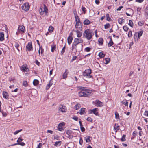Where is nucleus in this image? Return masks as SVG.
I'll list each match as a JSON object with an SVG mask.
<instances>
[{"instance_id": "obj_1", "label": "nucleus", "mask_w": 148, "mask_h": 148, "mask_svg": "<svg viewBox=\"0 0 148 148\" xmlns=\"http://www.w3.org/2000/svg\"><path fill=\"white\" fill-rule=\"evenodd\" d=\"M77 88L81 90L78 93V95L79 97H87L90 96L92 93V90L88 89L87 87L79 86Z\"/></svg>"}, {"instance_id": "obj_2", "label": "nucleus", "mask_w": 148, "mask_h": 148, "mask_svg": "<svg viewBox=\"0 0 148 148\" xmlns=\"http://www.w3.org/2000/svg\"><path fill=\"white\" fill-rule=\"evenodd\" d=\"M93 33H92L91 31L89 29H87L85 30L83 33L84 37L88 40H90L92 38Z\"/></svg>"}, {"instance_id": "obj_3", "label": "nucleus", "mask_w": 148, "mask_h": 148, "mask_svg": "<svg viewBox=\"0 0 148 148\" xmlns=\"http://www.w3.org/2000/svg\"><path fill=\"white\" fill-rule=\"evenodd\" d=\"M82 47V45H78L73 42L72 45V50L77 52L78 50L79 51H81Z\"/></svg>"}, {"instance_id": "obj_4", "label": "nucleus", "mask_w": 148, "mask_h": 148, "mask_svg": "<svg viewBox=\"0 0 148 148\" xmlns=\"http://www.w3.org/2000/svg\"><path fill=\"white\" fill-rule=\"evenodd\" d=\"M91 73V70L90 69H86L85 70L83 73V75L84 77H86L88 78H90L92 76L90 75Z\"/></svg>"}, {"instance_id": "obj_5", "label": "nucleus", "mask_w": 148, "mask_h": 148, "mask_svg": "<svg viewBox=\"0 0 148 148\" xmlns=\"http://www.w3.org/2000/svg\"><path fill=\"white\" fill-rule=\"evenodd\" d=\"M66 108L65 106L63 105H60L59 108L58 110L59 112H66Z\"/></svg>"}, {"instance_id": "obj_6", "label": "nucleus", "mask_w": 148, "mask_h": 148, "mask_svg": "<svg viewBox=\"0 0 148 148\" xmlns=\"http://www.w3.org/2000/svg\"><path fill=\"white\" fill-rule=\"evenodd\" d=\"M21 8L24 10L27 11H28L29 8V5L28 3H24L22 5Z\"/></svg>"}, {"instance_id": "obj_7", "label": "nucleus", "mask_w": 148, "mask_h": 148, "mask_svg": "<svg viewBox=\"0 0 148 148\" xmlns=\"http://www.w3.org/2000/svg\"><path fill=\"white\" fill-rule=\"evenodd\" d=\"M93 103L97 107H101L103 106V103L98 100H96L94 102H93Z\"/></svg>"}, {"instance_id": "obj_8", "label": "nucleus", "mask_w": 148, "mask_h": 148, "mask_svg": "<svg viewBox=\"0 0 148 148\" xmlns=\"http://www.w3.org/2000/svg\"><path fill=\"white\" fill-rule=\"evenodd\" d=\"M26 48L28 51H30L33 50V47L32 43L31 42L28 43L26 46Z\"/></svg>"}, {"instance_id": "obj_9", "label": "nucleus", "mask_w": 148, "mask_h": 148, "mask_svg": "<svg viewBox=\"0 0 148 148\" xmlns=\"http://www.w3.org/2000/svg\"><path fill=\"white\" fill-rule=\"evenodd\" d=\"M83 42V39L81 38H75L74 41V42L78 45H82V44Z\"/></svg>"}, {"instance_id": "obj_10", "label": "nucleus", "mask_w": 148, "mask_h": 148, "mask_svg": "<svg viewBox=\"0 0 148 148\" xmlns=\"http://www.w3.org/2000/svg\"><path fill=\"white\" fill-rule=\"evenodd\" d=\"M98 110V109L97 108H95L93 109L90 110V112H89V113L92 114L93 113L96 116H98L99 114L98 112H97V110Z\"/></svg>"}, {"instance_id": "obj_11", "label": "nucleus", "mask_w": 148, "mask_h": 148, "mask_svg": "<svg viewBox=\"0 0 148 148\" xmlns=\"http://www.w3.org/2000/svg\"><path fill=\"white\" fill-rule=\"evenodd\" d=\"M20 68L21 70L23 72H27V70H29L28 69V68L27 67V65L26 64L22 65L20 67Z\"/></svg>"}, {"instance_id": "obj_12", "label": "nucleus", "mask_w": 148, "mask_h": 148, "mask_svg": "<svg viewBox=\"0 0 148 148\" xmlns=\"http://www.w3.org/2000/svg\"><path fill=\"white\" fill-rule=\"evenodd\" d=\"M25 27L23 25H20L18 27V30L19 33H24L25 32Z\"/></svg>"}, {"instance_id": "obj_13", "label": "nucleus", "mask_w": 148, "mask_h": 148, "mask_svg": "<svg viewBox=\"0 0 148 148\" xmlns=\"http://www.w3.org/2000/svg\"><path fill=\"white\" fill-rule=\"evenodd\" d=\"M71 33H70L68 37L67 38V42L69 45H70L72 43L73 39V37L71 35Z\"/></svg>"}, {"instance_id": "obj_14", "label": "nucleus", "mask_w": 148, "mask_h": 148, "mask_svg": "<svg viewBox=\"0 0 148 148\" xmlns=\"http://www.w3.org/2000/svg\"><path fill=\"white\" fill-rule=\"evenodd\" d=\"M64 123L63 122L59 123L58 127V130L60 131H62L63 130L62 126H64Z\"/></svg>"}, {"instance_id": "obj_15", "label": "nucleus", "mask_w": 148, "mask_h": 148, "mask_svg": "<svg viewBox=\"0 0 148 148\" xmlns=\"http://www.w3.org/2000/svg\"><path fill=\"white\" fill-rule=\"evenodd\" d=\"M69 73V72L68 71V70L66 69L65 72L63 73L62 75L63 78L65 79L67 77V75Z\"/></svg>"}, {"instance_id": "obj_16", "label": "nucleus", "mask_w": 148, "mask_h": 148, "mask_svg": "<svg viewBox=\"0 0 148 148\" xmlns=\"http://www.w3.org/2000/svg\"><path fill=\"white\" fill-rule=\"evenodd\" d=\"M4 39V35L3 32L0 33V41H2Z\"/></svg>"}, {"instance_id": "obj_17", "label": "nucleus", "mask_w": 148, "mask_h": 148, "mask_svg": "<svg viewBox=\"0 0 148 148\" xmlns=\"http://www.w3.org/2000/svg\"><path fill=\"white\" fill-rule=\"evenodd\" d=\"M3 96L4 98L8 99H9V96L6 92L4 91L3 92Z\"/></svg>"}, {"instance_id": "obj_18", "label": "nucleus", "mask_w": 148, "mask_h": 148, "mask_svg": "<svg viewBox=\"0 0 148 148\" xmlns=\"http://www.w3.org/2000/svg\"><path fill=\"white\" fill-rule=\"evenodd\" d=\"M75 31L76 32L77 36L78 38L81 37L82 36V32L79 31L77 30Z\"/></svg>"}, {"instance_id": "obj_19", "label": "nucleus", "mask_w": 148, "mask_h": 148, "mask_svg": "<svg viewBox=\"0 0 148 148\" xmlns=\"http://www.w3.org/2000/svg\"><path fill=\"white\" fill-rule=\"evenodd\" d=\"M86 108H82L80 110V114L82 115L86 113Z\"/></svg>"}, {"instance_id": "obj_20", "label": "nucleus", "mask_w": 148, "mask_h": 148, "mask_svg": "<svg viewBox=\"0 0 148 148\" xmlns=\"http://www.w3.org/2000/svg\"><path fill=\"white\" fill-rule=\"evenodd\" d=\"M56 48V45L55 44H53L51 45V51L53 52Z\"/></svg>"}, {"instance_id": "obj_21", "label": "nucleus", "mask_w": 148, "mask_h": 148, "mask_svg": "<svg viewBox=\"0 0 148 148\" xmlns=\"http://www.w3.org/2000/svg\"><path fill=\"white\" fill-rule=\"evenodd\" d=\"M90 21L87 19L85 20L83 22V24L84 25H88L90 24Z\"/></svg>"}, {"instance_id": "obj_22", "label": "nucleus", "mask_w": 148, "mask_h": 148, "mask_svg": "<svg viewBox=\"0 0 148 148\" xmlns=\"http://www.w3.org/2000/svg\"><path fill=\"white\" fill-rule=\"evenodd\" d=\"M98 41L99 42V44L100 45H102L103 42V40L102 38H100L98 39Z\"/></svg>"}, {"instance_id": "obj_23", "label": "nucleus", "mask_w": 148, "mask_h": 148, "mask_svg": "<svg viewBox=\"0 0 148 148\" xmlns=\"http://www.w3.org/2000/svg\"><path fill=\"white\" fill-rule=\"evenodd\" d=\"M143 30L141 29L138 33H137V35H138V37L139 38H140V37L142 36L143 34Z\"/></svg>"}, {"instance_id": "obj_24", "label": "nucleus", "mask_w": 148, "mask_h": 148, "mask_svg": "<svg viewBox=\"0 0 148 148\" xmlns=\"http://www.w3.org/2000/svg\"><path fill=\"white\" fill-rule=\"evenodd\" d=\"M110 61V59L109 58H106L105 59L104 61L105 62H104V63L105 64H107L108 63H109Z\"/></svg>"}, {"instance_id": "obj_25", "label": "nucleus", "mask_w": 148, "mask_h": 148, "mask_svg": "<svg viewBox=\"0 0 148 148\" xmlns=\"http://www.w3.org/2000/svg\"><path fill=\"white\" fill-rule=\"evenodd\" d=\"M90 138H91L89 136H87L86 138L85 137V139L86 142L87 143L90 142L91 140L90 139Z\"/></svg>"}, {"instance_id": "obj_26", "label": "nucleus", "mask_w": 148, "mask_h": 148, "mask_svg": "<svg viewBox=\"0 0 148 148\" xmlns=\"http://www.w3.org/2000/svg\"><path fill=\"white\" fill-rule=\"evenodd\" d=\"M33 84L34 86H36L39 84V81L37 79H34L33 81Z\"/></svg>"}, {"instance_id": "obj_27", "label": "nucleus", "mask_w": 148, "mask_h": 148, "mask_svg": "<svg viewBox=\"0 0 148 148\" xmlns=\"http://www.w3.org/2000/svg\"><path fill=\"white\" fill-rule=\"evenodd\" d=\"M113 44V42L111 38V37L110 40L109 41V43L108 44V47L111 46Z\"/></svg>"}, {"instance_id": "obj_28", "label": "nucleus", "mask_w": 148, "mask_h": 148, "mask_svg": "<svg viewBox=\"0 0 148 148\" xmlns=\"http://www.w3.org/2000/svg\"><path fill=\"white\" fill-rule=\"evenodd\" d=\"M51 80H50V81L49 83L46 86V90L48 89L50 87V86L53 84L52 83H51Z\"/></svg>"}, {"instance_id": "obj_29", "label": "nucleus", "mask_w": 148, "mask_h": 148, "mask_svg": "<svg viewBox=\"0 0 148 148\" xmlns=\"http://www.w3.org/2000/svg\"><path fill=\"white\" fill-rule=\"evenodd\" d=\"M61 141H56L54 145L55 146L57 147L58 146H60L61 145Z\"/></svg>"}, {"instance_id": "obj_30", "label": "nucleus", "mask_w": 148, "mask_h": 148, "mask_svg": "<svg viewBox=\"0 0 148 148\" xmlns=\"http://www.w3.org/2000/svg\"><path fill=\"white\" fill-rule=\"evenodd\" d=\"M81 107L80 104L79 103L77 104L75 106V108L76 110H78Z\"/></svg>"}, {"instance_id": "obj_31", "label": "nucleus", "mask_w": 148, "mask_h": 148, "mask_svg": "<svg viewBox=\"0 0 148 148\" xmlns=\"http://www.w3.org/2000/svg\"><path fill=\"white\" fill-rule=\"evenodd\" d=\"M54 29V28L52 26H50L48 28L49 31L51 33L52 32Z\"/></svg>"}, {"instance_id": "obj_32", "label": "nucleus", "mask_w": 148, "mask_h": 148, "mask_svg": "<svg viewBox=\"0 0 148 148\" xmlns=\"http://www.w3.org/2000/svg\"><path fill=\"white\" fill-rule=\"evenodd\" d=\"M23 140V138L22 136H20L18 138L17 141V142L18 143H20L22 142Z\"/></svg>"}, {"instance_id": "obj_33", "label": "nucleus", "mask_w": 148, "mask_h": 148, "mask_svg": "<svg viewBox=\"0 0 148 148\" xmlns=\"http://www.w3.org/2000/svg\"><path fill=\"white\" fill-rule=\"evenodd\" d=\"M122 104L125 105L126 106H128V102L125 101L123 100L121 101Z\"/></svg>"}, {"instance_id": "obj_34", "label": "nucleus", "mask_w": 148, "mask_h": 148, "mask_svg": "<svg viewBox=\"0 0 148 148\" xmlns=\"http://www.w3.org/2000/svg\"><path fill=\"white\" fill-rule=\"evenodd\" d=\"M73 133V132L71 130H68L66 131V134L68 135H70Z\"/></svg>"}, {"instance_id": "obj_35", "label": "nucleus", "mask_w": 148, "mask_h": 148, "mask_svg": "<svg viewBox=\"0 0 148 148\" xmlns=\"http://www.w3.org/2000/svg\"><path fill=\"white\" fill-rule=\"evenodd\" d=\"M128 25L132 27H133V23L132 21L131 20H129Z\"/></svg>"}, {"instance_id": "obj_36", "label": "nucleus", "mask_w": 148, "mask_h": 148, "mask_svg": "<svg viewBox=\"0 0 148 148\" xmlns=\"http://www.w3.org/2000/svg\"><path fill=\"white\" fill-rule=\"evenodd\" d=\"M126 135H123L122 136V138L121 139V140L122 142L126 140Z\"/></svg>"}, {"instance_id": "obj_37", "label": "nucleus", "mask_w": 148, "mask_h": 148, "mask_svg": "<svg viewBox=\"0 0 148 148\" xmlns=\"http://www.w3.org/2000/svg\"><path fill=\"white\" fill-rule=\"evenodd\" d=\"M124 20V19L122 18H120V19L118 20V23L119 24L121 25L122 23L123 22Z\"/></svg>"}, {"instance_id": "obj_38", "label": "nucleus", "mask_w": 148, "mask_h": 148, "mask_svg": "<svg viewBox=\"0 0 148 148\" xmlns=\"http://www.w3.org/2000/svg\"><path fill=\"white\" fill-rule=\"evenodd\" d=\"M99 56L100 57L103 58L105 56V54L102 52H100L99 53Z\"/></svg>"}, {"instance_id": "obj_39", "label": "nucleus", "mask_w": 148, "mask_h": 148, "mask_svg": "<svg viewBox=\"0 0 148 148\" xmlns=\"http://www.w3.org/2000/svg\"><path fill=\"white\" fill-rule=\"evenodd\" d=\"M91 49V48H90L89 47H87L86 48L84 49V51L85 52H89Z\"/></svg>"}, {"instance_id": "obj_40", "label": "nucleus", "mask_w": 148, "mask_h": 148, "mask_svg": "<svg viewBox=\"0 0 148 148\" xmlns=\"http://www.w3.org/2000/svg\"><path fill=\"white\" fill-rule=\"evenodd\" d=\"M15 47L17 49V50L19 52L20 51V50L18 49V48L19 47V45L18 43L15 42Z\"/></svg>"}, {"instance_id": "obj_41", "label": "nucleus", "mask_w": 148, "mask_h": 148, "mask_svg": "<svg viewBox=\"0 0 148 148\" xmlns=\"http://www.w3.org/2000/svg\"><path fill=\"white\" fill-rule=\"evenodd\" d=\"M81 9L83 12V13H84V14H85L86 11V8L85 7L82 6L81 7Z\"/></svg>"}, {"instance_id": "obj_42", "label": "nucleus", "mask_w": 148, "mask_h": 148, "mask_svg": "<svg viewBox=\"0 0 148 148\" xmlns=\"http://www.w3.org/2000/svg\"><path fill=\"white\" fill-rule=\"evenodd\" d=\"M106 20L108 21H110L111 20V18L109 16V14H107L106 15Z\"/></svg>"}, {"instance_id": "obj_43", "label": "nucleus", "mask_w": 148, "mask_h": 148, "mask_svg": "<svg viewBox=\"0 0 148 148\" xmlns=\"http://www.w3.org/2000/svg\"><path fill=\"white\" fill-rule=\"evenodd\" d=\"M65 45L62 48L61 51V53L62 55H63L64 53L65 52Z\"/></svg>"}, {"instance_id": "obj_44", "label": "nucleus", "mask_w": 148, "mask_h": 148, "mask_svg": "<svg viewBox=\"0 0 148 148\" xmlns=\"http://www.w3.org/2000/svg\"><path fill=\"white\" fill-rule=\"evenodd\" d=\"M110 25L108 23H106L104 25V27L106 29H108L110 27Z\"/></svg>"}, {"instance_id": "obj_45", "label": "nucleus", "mask_w": 148, "mask_h": 148, "mask_svg": "<svg viewBox=\"0 0 148 148\" xmlns=\"http://www.w3.org/2000/svg\"><path fill=\"white\" fill-rule=\"evenodd\" d=\"M23 84L25 87H27L28 86L27 82L26 81H24L23 82Z\"/></svg>"}, {"instance_id": "obj_46", "label": "nucleus", "mask_w": 148, "mask_h": 148, "mask_svg": "<svg viewBox=\"0 0 148 148\" xmlns=\"http://www.w3.org/2000/svg\"><path fill=\"white\" fill-rule=\"evenodd\" d=\"M145 14L148 16V6H147L145 9Z\"/></svg>"}, {"instance_id": "obj_47", "label": "nucleus", "mask_w": 148, "mask_h": 148, "mask_svg": "<svg viewBox=\"0 0 148 148\" xmlns=\"http://www.w3.org/2000/svg\"><path fill=\"white\" fill-rule=\"evenodd\" d=\"M115 118L116 119H119V116L118 113H117V112H115Z\"/></svg>"}, {"instance_id": "obj_48", "label": "nucleus", "mask_w": 148, "mask_h": 148, "mask_svg": "<svg viewBox=\"0 0 148 148\" xmlns=\"http://www.w3.org/2000/svg\"><path fill=\"white\" fill-rule=\"evenodd\" d=\"M44 12H45L46 13H47L48 9L45 5H44Z\"/></svg>"}, {"instance_id": "obj_49", "label": "nucleus", "mask_w": 148, "mask_h": 148, "mask_svg": "<svg viewBox=\"0 0 148 148\" xmlns=\"http://www.w3.org/2000/svg\"><path fill=\"white\" fill-rule=\"evenodd\" d=\"M123 29L125 32L127 31L129 29V28L126 26H125L123 27Z\"/></svg>"}, {"instance_id": "obj_50", "label": "nucleus", "mask_w": 148, "mask_h": 148, "mask_svg": "<svg viewBox=\"0 0 148 148\" xmlns=\"http://www.w3.org/2000/svg\"><path fill=\"white\" fill-rule=\"evenodd\" d=\"M143 115L145 116L148 117V110L145 111Z\"/></svg>"}, {"instance_id": "obj_51", "label": "nucleus", "mask_w": 148, "mask_h": 148, "mask_svg": "<svg viewBox=\"0 0 148 148\" xmlns=\"http://www.w3.org/2000/svg\"><path fill=\"white\" fill-rule=\"evenodd\" d=\"M138 24L139 25L142 26L144 24V22L142 21H140L138 22Z\"/></svg>"}, {"instance_id": "obj_52", "label": "nucleus", "mask_w": 148, "mask_h": 148, "mask_svg": "<svg viewBox=\"0 0 148 148\" xmlns=\"http://www.w3.org/2000/svg\"><path fill=\"white\" fill-rule=\"evenodd\" d=\"M82 26H77L76 27H75L76 28H77L80 31H82Z\"/></svg>"}, {"instance_id": "obj_53", "label": "nucleus", "mask_w": 148, "mask_h": 148, "mask_svg": "<svg viewBox=\"0 0 148 148\" xmlns=\"http://www.w3.org/2000/svg\"><path fill=\"white\" fill-rule=\"evenodd\" d=\"M86 119L88 121L92 122V118L90 117H88Z\"/></svg>"}, {"instance_id": "obj_54", "label": "nucleus", "mask_w": 148, "mask_h": 148, "mask_svg": "<svg viewBox=\"0 0 148 148\" xmlns=\"http://www.w3.org/2000/svg\"><path fill=\"white\" fill-rule=\"evenodd\" d=\"M22 130L21 129V130H17V131H15L14 133V135H16V134H17L18 133H19L20 132H21V131H22Z\"/></svg>"}, {"instance_id": "obj_55", "label": "nucleus", "mask_w": 148, "mask_h": 148, "mask_svg": "<svg viewBox=\"0 0 148 148\" xmlns=\"http://www.w3.org/2000/svg\"><path fill=\"white\" fill-rule=\"evenodd\" d=\"M134 37L135 40H138V35H137V33H135L134 34Z\"/></svg>"}, {"instance_id": "obj_56", "label": "nucleus", "mask_w": 148, "mask_h": 148, "mask_svg": "<svg viewBox=\"0 0 148 148\" xmlns=\"http://www.w3.org/2000/svg\"><path fill=\"white\" fill-rule=\"evenodd\" d=\"M114 129L115 130H119V126H116V124H115L114 126Z\"/></svg>"}, {"instance_id": "obj_57", "label": "nucleus", "mask_w": 148, "mask_h": 148, "mask_svg": "<svg viewBox=\"0 0 148 148\" xmlns=\"http://www.w3.org/2000/svg\"><path fill=\"white\" fill-rule=\"evenodd\" d=\"M83 140L81 137L80 138L79 141V144L81 145H82L83 144Z\"/></svg>"}, {"instance_id": "obj_58", "label": "nucleus", "mask_w": 148, "mask_h": 148, "mask_svg": "<svg viewBox=\"0 0 148 148\" xmlns=\"http://www.w3.org/2000/svg\"><path fill=\"white\" fill-rule=\"evenodd\" d=\"M17 144L20 145L21 146H24L25 145V144L24 142H20V143H17Z\"/></svg>"}, {"instance_id": "obj_59", "label": "nucleus", "mask_w": 148, "mask_h": 148, "mask_svg": "<svg viewBox=\"0 0 148 148\" xmlns=\"http://www.w3.org/2000/svg\"><path fill=\"white\" fill-rule=\"evenodd\" d=\"M83 24L82 23H76L75 25V27H76L77 26H82Z\"/></svg>"}, {"instance_id": "obj_60", "label": "nucleus", "mask_w": 148, "mask_h": 148, "mask_svg": "<svg viewBox=\"0 0 148 148\" xmlns=\"http://www.w3.org/2000/svg\"><path fill=\"white\" fill-rule=\"evenodd\" d=\"M42 144L41 143H40L37 145L36 148H41L42 147Z\"/></svg>"}, {"instance_id": "obj_61", "label": "nucleus", "mask_w": 148, "mask_h": 148, "mask_svg": "<svg viewBox=\"0 0 148 148\" xmlns=\"http://www.w3.org/2000/svg\"><path fill=\"white\" fill-rule=\"evenodd\" d=\"M132 36V32L131 31H130L129 32L128 34V36L129 37H131Z\"/></svg>"}, {"instance_id": "obj_62", "label": "nucleus", "mask_w": 148, "mask_h": 148, "mask_svg": "<svg viewBox=\"0 0 148 148\" xmlns=\"http://www.w3.org/2000/svg\"><path fill=\"white\" fill-rule=\"evenodd\" d=\"M137 134V132L136 131H134L133 132L132 135L133 136H136Z\"/></svg>"}, {"instance_id": "obj_63", "label": "nucleus", "mask_w": 148, "mask_h": 148, "mask_svg": "<svg viewBox=\"0 0 148 148\" xmlns=\"http://www.w3.org/2000/svg\"><path fill=\"white\" fill-rule=\"evenodd\" d=\"M75 19V21L80 20V18L78 15L74 16Z\"/></svg>"}, {"instance_id": "obj_64", "label": "nucleus", "mask_w": 148, "mask_h": 148, "mask_svg": "<svg viewBox=\"0 0 148 148\" xmlns=\"http://www.w3.org/2000/svg\"><path fill=\"white\" fill-rule=\"evenodd\" d=\"M80 127V129L81 131L82 132H84L85 130V129L83 127V125L82 126Z\"/></svg>"}]
</instances>
